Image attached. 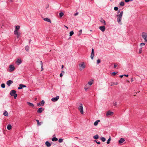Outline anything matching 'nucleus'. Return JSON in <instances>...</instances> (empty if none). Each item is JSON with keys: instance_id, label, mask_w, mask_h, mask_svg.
Wrapping results in <instances>:
<instances>
[{"instance_id": "nucleus-33", "label": "nucleus", "mask_w": 147, "mask_h": 147, "mask_svg": "<svg viewBox=\"0 0 147 147\" xmlns=\"http://www.w3.org/2000/svg\"><path fill=\"white\" fill-rule=\"evenodd\" d=\"M120 5L121 6H123L124 5V3L123 1H121L120 3Z\"/></svg>"}, {"instance_id": "nucleus-35", "label": "nucleus", "mask_w": 147, "mask_h": 147, "mask_svg": "<svg viewBox=\"0 0 147 147\" xmlns=\"http://www.w3.org/2000/svg\"><path fill=\"white\" fill-rule=\"evenodd\" d=\"M74 34V32L73 31H71L69 33V36H72L73 34Z\"/></svg>"}, {"instance_id": "nucleus-22", "label": "nucleus", "mask_w": 147, "mask_h": 147, "mask_svg": "<svg viewBox=\"0 0 147 147\" xmlns=\"http://www.w3.org/2000/svg\"><path fill=\"white\" fill-rule=\"evenodd\" d=\"M44 20L45 21H47V22H51V20L50 19H49V18H44Z\"/></svg>"}, {"instance_id": "nucleus-21", "label": "nucleus", "mask_w": 147, "mask_h": 147, "mask_svg": "<svg viewBox=\"0 0 147 147\" xmlns=\"http://www.w3.org/2000/svg\"><path fill=\"white\" fill-rule=\"evenodd\" d=\"M7 128L9 130L11 129V125L10 124H8L7 125Z\"/></svg>"}, {"instance_id": "nucleus-62", "label": "nucleus", "mask_w": 147, "mask_h": 147, "mask_svg": "<svg viewBox=\"0 0 147 147\" xmlns=\"http://www.w3.org/2000/svg\"><path fill=\"white\" fill-rule=\"evenodd\" d=\"M65 27H66L67 29H68V27L65 26Z\"/></svg>"}, {"instance_id": "nucleus-57", "label": "nucleus", "mask_w": 147, "mask_h": 147, "mask_svg": "<svg viewBox=\"0 0 147 147\" xmlns=\"http://www.w3.org/2000/svg\"><path fill=\"white\" fill-rule=\"evenodd\" d=\"M123 76L124 75H121L120 76V77L121 78H122Z\"/></svg>"}, {"instance_id": "nucleus-45", "label": "nucleus", "mask_w": 147, "mask_h": 147, "mask_svg": "<svg viewBox=\"0 0 147 147\" xmlns=\"http://www.w3.org/2000/svg\"><path fill=\"white\" fill-rule=\"evenodd\" d=\"M117 74V73L115 72H113L111 73L114 76H115V75L116 74Z\"/></svg>"}, {"instance_id": "nucleus-46", "label": "nucleus", "mask_w": 147, "mask_h": 147, "mask_svg": "<svg viewBox=\"0 0 147 147\" xmlns=\"http://www.w3.org/2000/svg\"><path fill=\"white\" fill-rule=\"evenodd\" d=\"M145 42H147V37H143Z\"/></svg>"}, {"instance_id": "nucleus-16", "label": "nucleus", "mask_w": 147, "mask_h": 147, "mask_svg": "<svg viewBox=\"0 0 147 147\" xmlns=\"http://www.w3.org/2000/svg\"><path fill=\"white\" fill-rule=\"evenodd\" d=\"M46 146L48 147H49L51 146V144L48 141H46L45 142Z\"/></svg>"}, {"instance_id": "nucleus-42", "label": "nucleus", "mask_w": 147, "mask_h": 147, "mask_svg": "<svg viewBox=\"0 0 147 147\" xmlns=\"http://www.w3.org/2000/svg\"><path fill=\"white\" fill-rule=\"evenodd\" d=\"M118 9V7H114V10L115 11H117Z\"/></svg>"}, {"instance_id": "nucleus-48", "label": "nucleus", "mask_w": 147, "mask_h": 147, "mask_svg": "<svg viewBox=\"0 0 147 147\" xmlns=\"http://www.w3.org/2000/svg\"><path fill=\"white\" fill-rule=\"evenodd\" d=\"M40 65H41V67H42V66H43V63H42V61H40Z\"/></svg>"}, {"instance_id": "nucleus-53", "label": "nucleus", "mask_w": 147, "mask_h": 147, "mask_svg": "<svg viewBox=\"0 0 147 147\" xmlns=\"http://www.w3.org/2000/svg\"><path fill=\"white\" fill-rule=\"evenodd\" d=\"M62 76H63L62 73H61L60 74V77H61Z\"/></svg>"}, {"instance_id": "nucleus-4", "label": "nucleus", "mask_w": 147, "mask_h": 147, "mask_svg": "<svg viewBox=\"0 0 147 147\" xmlns=\"http://www.w3.org/2000/svg\"><path fill=\"white\" fill-rule=\"evenodd\" d=\"M59 98V96H57L56 97L52 98L51 100L53 102H55L57 101Z\"/></svg>"}, {"instance_id": "nucleus-13", "label": "nucleus", "mask_w": 147, "mask_h": 147, "mask_svg": "<svg viewBox=\"0 0 147 147\" xmlns=\"http://www.w3.org/2000/svg\"><path fill=\"white\" fill-rule=\"evenodd\" d=\"M16 91L14 90H11L10 92V95L11 96H13L16 93Z\"/></svg>"}, {"instance_id": "nucleus-5", "label": "nucleus", "mask_w": 147, "mask_h": 147, "mask_svg": "<svg viewBox=\"0 0 147 147\" xmlns=\"http://www.w3.org/2000/svg\"><path fill=\"white\" fill-rule=\"evenodd\" d=\"M9 68L10 69H9L10 71H14L15 68L13 65H10L9 66Z\"/></svg>"}, {"instance_id": "nucleus-18", "label": "nucleus", "mask_w": 147, "mask_h": 147, "mask_svg": "<svg viewBox=\"0 0 147 147\" xmlns=\"http://www.w3.org/2000/svg\"><path fill=\"white\" fill-rule=\"evenodd\" d=\"M100 21L101 23H104V25H106V24L105 23V20L103 19L102 18H100Z\"/></svg>"}, {"instance_id": "nucleus-36", "label": "nucleus", "mask_w": 147, "mask_h": 147, "mask_svg": "<svg viewBox=\"0 0 147 147\" xmlns=\"http://www.w3.org/2000/svg\"><path fill=\"white\" fill-rule=\"evenodd\" d=\"M1 87L3 88H4L5 87V85L3 83L1 85Z\"/></svg>"}, {"instance_id": "nucleus-51", "label": "nucleus", "mask_w": 147, "mask_h": 147, "mask_svg": "<svg viewBox=\"0 0 147 147\" xmlns=\"http://www.w3.org/2000/svg\"><path fill=\"white\" fill-rule=\"evenodd\" d=\"M19 37H16V38H15V40H19Z\"/></svg>"}, {"instance_id": "nucleus-34", "label": "nucleus", "mask_w": 147, "mask_h": 147, "mask_svg": "<svg viewBox=\"0 0 147 147\" xmlns=\"http://www.w3.org/2000/svg\"><path fill=\"white\" fill-rule=\"evenodd\" d=\"M111 137L110 136L109 138L108 139V140H107V144H108L110 143V141L111 140Z\"/></svg>"}, {"instance_id": "nucleus-26", "label": "nucleus", "mask_w": 147, "mask_h": 147, "mask_svg": "<svg viewBox=\"0 0 147 147\" xmlns=\"http://www.w3.org/2000/svg\"><path fill=\"white\" fill-rule=\"evenodd\" d=\"M93 138L95 139H97L99 138L98 135L97 134L94 136L93 137Z\"/></svg>"}, {"instance_id": "nucleus-59", "label": "nucleus", "mask_w": 147, "mask_h": 147, "mask_svg": "<svg viewBox=\"0 0 147 147\" xmlns=\"http://www.w3.org/2000/svg\"><path fill=\"white\" fill-rule=\"evenodd\" d=\"M124 76H126L127 77H128V75L127 74V75L125 74V75H124Z\"/></svg>"}, {"instance_id": "nucleus-27", "label": "nucleus", "mask_w": 147, "mask_h": 147, "mask_svg": "<svg viewBox=\"0 0 147 147\" xmlns=\"http://www.w3.org/2000/svg\"><path fill=\"white\" fill-rule=\"evenodd\" d=\"M25 50L27 51H28L29 50V47L28 45L26 46L25 47Z\"/></svg>"}, {"instance_id": "nucleus-55", "label": "nucleus", "mask_w": 147, "mask_h": 147, "mask_svg": "<svg viewBox=\"0 0 147 147\" xmlns=\"http://www.w3.org/2000/svg\"><path fill=\"white\" fill-rule=\"evenodd\" d=\"M100 120H97L96 121V122H97V123H98V122H100Z\"/></svg>"}, {"instance_id": "nucleus-41", "label": "nucleus", "mask_w": 147, "mask_h": 147, "mask_svg": "<svg viewBox=\"0 0 147 147\" xmlns=\"http://www.w3.org/2000/svg\"><path fill=\"white\" fill-rule=\"evenodd\" d=\"M13 96L14 98L15 99H16L17 96V94L16 93Z\"/></svg>"}, {"instance_id": "nucleus-7", "label": "nucleus", "mask_w": 147, "mask_h": 147, "mask_svg": "<svg viewBox=\"0 0 147 147\" xmlns=\"http://www.w3.org/2000/svg\"><path fill=\"white\" fill-rule=\"evenodd\" d=\"M13 83V81L11 80H9L7 81L6 82V84L8 86H10L11 84Z\"/></svg>"}, {"instance_id": "nucleus-40", "label": "nucleus", "mask_w": 147, "mask_h": 147, "mask_svg": "<svg viewBox=\"0 0 147 147\" xmlns=\"http://www.w3.org/2000/svg\"><path fill=\"white\" fill-rule=\"evenodd\" d=\"M145 43H142L140 44V46L142 47V46H144L145 45Z\"/></svg>"}, {"instance_id": "nucleus-38", "label": "nucleus", "mask_w": 147, "mask_h": 147, "mask_svg": "<svg viewBox=\"0 0 147 147\" xmlns=\"http://www.w3.org/2000/svg\"><path fill=\"white\" fill-rule=\"evenodd\" d=\"M94 141L96 142V143H97L98 144H100V142H97L96 140H94Z\"/></svg>"}, {"instance_id": "nucleus-25", "label": "nucleus", "mask_w": 147, "mask_h": 147, "mask_svg": "<svg viewBox=\"0 0 147 147\" xmlns=\"http://www.w3.org/2000/svg\"><path fill=\"white\" fill-rule=\"evenodd\" d=\"M100 140L103 142H104L106 140L105 138L103 137L100 138Z\"/></svg>"}, {"instance_id": "nucleus-1", "label": "nucleus", "mask_w": 147, "mask_h": 147, "mask_svg": "<svg viewBox=\"0 0 147 147\" xmlns=\"http://www.w3.org/2000/svg\"><path fill=\"white\" fill-rule=\"evenodd\" d=\"M123 11L120 12V14L119 15H117V21L118 23L120 24H121V20L122 18V17L123 14Z\"/></svg>"}, {"instance_id": "nucleus-56", "label": "nucleus", "mask_w": 147, "mask_h": 147, "mask_svg": "<svg viewBox=\"0 0 147 147\" xmlns=\"http://www.w3.org/2000/svg\"><path fill=\"white\" fill-rule=\"evenodd\" d=\"M117 66V65L115 64H114V67L115 68Z\"/></svg>"}, {"instance_id": "nucleus-29", "label": "nucleus", "mask_w": 147, "mask_h": 147, "mask_svg": "<svg viewBox=\"0 0 147 147\" xmlns=\"http://www.w3.org/2000/svg\"><path fill=\"white\" fill-rule=\"evenodd\" d=\"M15 26L16 27V28H15V30H19L20 29V26Z\"/></svg>"}, {"instance_id": "nucleus-17", "label": "nucleus", "mask_w": 147, "mask_h": 147, "mask_svg": "<svg viewBox=\"0 0 147 147\" xmlns=\"http://www.w3.org/2000/svg\"><path fill=\"white\" fill-rule=\"evenodd\" d=\"M118 84V83L117 82H110V83L109 84L111 86H112L114 85H117Z\"/></svg>"}, {"instance_id": "nucleus-15", "label": "nucleus", "mask_w": 147, "mask_h": 147, "mask_svg": "<svg viewBox=\"0 0 147 147\" xmlns=\"http://www.w3.org/2000/svg\"><path fill=\"white\" fill-rule=\"evenodd\" d=\"M125 141L124 139L123 138H121L119 140V144H121L123 142Z\"/></svg>"}, {"instance_id": "nucleus-28", "label": "nucleus", "mask_w": 147, "mask_h": 147, "mask_svg": "<svg viewBox=\"0 0 147 147\" xmlns=\"http://www.w3.org/2000/svg\"><path fill=\"white\" fill-rule=\"evenodd\" d=\"M52 140L53 141H56L58 140V139L56 137H53L52 138Z\"/></svg>"}, {"instance_id": "nucleus-63", "label": "nucleus", "mask_w": 147, "mask_h": 147, "mask_svg": "<svg viewBox=\"0 0 147 147\" xmlns=\"http://www.w3.org/2000/svg\"><path fill=\"white\" fill-rule=\"evenodd\" d=\"M63 66H63V65H62V67H61V68H62V69H63Z\"/></svg>"}, {"instance_id": "nucleus-20", "label": "nucleus", "mask_w": 147, "mask_h": 147, "mask_svg": "<svg viewBox=\"0 0 147 147\" xmlns=\"http://www.w3.org/2000/svg\"><path fill=\"white\" fill-rule=\"evenodd\" d=\"M36 121L37 122V125H38V126L40 125L42 123L41 122H40L38 119H36Z\"/></svg>"}, {"instance_id": "nucleus-31", "label": "nucleus", "mask_w": 147, "mask_h": 147, "mask_svg": "<svg viewBox=\"0 0 147 147\" xmlns=\"http://www.w3.org/2000/svg\"><path fill=\"white\" fill-rule=\"evenodd\" d=\"M40 103H41V105H40V106H43L44 104L45 103V101L44 100H42L41 102H40Z\"/></svg>"}, {"instance_id": "nucleus-50", "label": "nucleus", "mask_w": 147, "mask_h": 147, "mask_svg": "<svg viewBox=\"0 0 147 147\" xmlns=\"http://www.w3.org/2000/svg\"><path fill=\"white\" fill-rule=\"evenodd\" d=\"M78 12H77L76 13H75L74 15L75 16H77L78 14Z\"/></svg>"}, {"instance_id": "nucleus-43", "label": "nucleus", "mask_w": 147, "mask_h": 147, "mask_svg": "<svg viewBox=\"0 0 147 147\" xmlns=\"http://www.w3.org/2000/svg\"><path fill=\"white\" fill-rule=\"evenodd\" d=\"M100 62V60L99 59H98L97 60V63L99 64Z\"/></svg>"}, {"instance_id": "nucleus-64", "label": "nucleus", "mask_w": 147, "mask_h": 147, "mask_svg": "<svg viewBox=\"0 0 147 147\" xmlns=\"http://www.w3.org/2000/svg\"><path fill=\"white\" fill-rule=\"evenodd\" d=\"M9 1H11L12 2V0H9Z\"/></svg>"}, {"instance_id": "nucleus-6", "label": "nucleus", "mask_w": 147, "mask_h": 147, "mask_svg": "<svg viewBox=\"0 0 147 147\" xmlns=\"http://www.w3.org/2000/svg\"><path fill=\"white\" fill-rule=\"evenodd\" d=\"M14 33V34L17 35V37L20 36L21 34L20 32H19V30H15Z\"/></svg>"}, {"instance_id": "nucleus-47", "label": "nucleus", "mask_w": 147, "mask_h": 147, "mask_svg": "<svg viewBox=\"0 0 147 147\" xmlns=\"http://www.w3.org/2000/svg\"><path fill=\"white\" fill-rule=\"evenodd\" d=\"M142 48L140 49L139 50V53H141V52H142Z\"/></svg>"}, {"instance_id": "nucleus-49", "label": "nucleus", "mask_w": 147, "mask_h": 147, "mask_svg": "<svg viewBox=\"0 0 147 147\" xmlns=\"http://www.w3.org/2000/svg\"><path fill=\"white\" fill-rule=\"evenodd\" d=\"M117 104V102H115L113 103V105L114 106H116Z\"/></svg>"}, {"instance_id": "nucleus-12", "label": "nucleus", "mask_w": 147, "mask_h": 147, "mask_svg": "<svg viewBox=\"0 0 147 147\" xmlns=\"http://www.w3.org/2000/svg\"><path fill=\"white\" fill-rule=\"evenodd\" d=\"M113 113V112L110 111H108L106 114L107 116L108 115H112Z\"/></svg>"}, {"instance_id": "nucleus-24", "label": "nucleus", "mask_w": 147, "mask_h": 147, "mask_svg": "<svg viewBox=\"0 0 147 147\" xmlns=\"http://www.w3.org/2000/svg\"><path fill=\"white\" fill-rule=\"evenodd\" d=\"M3 115L5 116H8V112L6 111L3 113Z\"/></svg>"}, {"instance_id": "nucleus-10", "label": "nucleus", "mask_w": 147, "mask_h": 147, "mask_svg": "<svg viewBox=\"0 0 147 147\" xmlns=\"http://www.w3.org/2000/svg\"><path fill=\"white\" fill-rule=\"evenodd\" d=\"M22 62V60L20 59H17V61H16V63L17 65H19Z\"/></svg>"}, {"instance_id": "nucleus-14", "label": "nucleus", "mask_w": 147, "mask_h": 147, "mask_svg": "<svg viewBox=\"0 0 147 147\" xmlns=\"http://www.w3.org/2000/svg\"><path fill=\"white\" fill-rule=\"evenodd\" d=\"M43 110L44 109L42 107H40L38 109V110L37 111V112L38 113H41Z\"/></svg>"}, {"instance_id": "nucleus-39", "label": "nucleus", "mask_w": 147, "mask_h": 147, "mask_svg": "<svg viewBox=\"0 0 147 147\" xmlns=\"http://www.w3.org/2000/svg\"><path fill=\"white\" fill-rule=\"evenodd\" d=\"M88 84L90 86H91L92 84V82L91 81H89L88 82Z\"/></svg>"}, {"instance_id": "nucleus-30", "label": "nucleus", "mask_w": 147, "mask_h": 147, "mask_svg": "<svg viewBox=\"0 0 147 147\" xmlns=\"http://www.w3.org/2000/svg\"><path fill=\"white\" fill-rule=\"evenodd\" d=\"M82 30H81L80 31H79L78 32V36H79L81 34L82 32Z\"/></svg>"}, {"instance_id": "nucleus-54", "label": "nucleus", "mask_w": 147, "mask_h": 147, "mask_svg": "<svg viewBox=\"0 0 147 147\" xmlns=\"http://www.w3.org/2000/svg\"><path fill=\"white\" fill-rule=\"evenodd\" d=\"M84 89L86 91L88 89V88L87 87H84Z\"/></svg>"}, {"instance_id": "nucleus-32", "label": "nucleus", "mask_w": 147, "mask_h": 147, "mask_svg": "<svg viewBox=\"0 0 147 147\" xmlns=\"http://www.w3.org/2000/svg\"><path fill=\"white\" fill-rule=\"evenodd\" d=\"M59 14L60 17H62L64 15L63 13L62 12L60 13Z\"/></svg>"}, {"instance_id": "nucleus-37", "label": "nucleus", "mask_w": 147, "mask_h": 147, "mask_svg": "<svg viewBox=\"0 0 147 147\" xmlns=\"http://www.w3.org/2000/svg\"><path fill=\"white\" fill-rule=\"evenodd\" d=\"M63 141V139L62 138H60L59 139V143L62 142Z\"/></svg>"}, {"instance_id": "nucleus-11", "label": "nucleus", "mask_w": 147, "mask_h": 147, "mask_svg": "<svg viewBox=\"0 0 147 147\" xmlns=\"http://www.w3.org/2000/svg\"><path fill=\"white\" fill-rule=\"evenodd\" d=\"M100 29L102 32H104L105 30V27L104 26H102L99 27Z\"/></svg>"}, {"instance_id": "nucleus-9", "label": "nucleus", "mask_w": 147, "mask_h": 147, "mask_svg": "<svg viewBox=\"0 0 147 147\" xmlns=\"http://www.w3.org/2000/svg\"><path fill=\"white\" fill-rule=\"evenodd\" d=\"M26 87V86L25 85L21 84H20L19 87H18V89L20 90L22 89L23 88Z\"/></svg>"}, {"instance_id": "nucleus-60", "label": "nucleus", "mask_w": 147, "mask_h": 147, "mask_svg": "<svg viewBox=\"0 0 147 147\" xmlns=\"http://www.w3.org/2000/svg\"><path fill=\"white\" fill-rule=\"evenodd\" d=\"M41 67V71H42L43 70V66L42 67Z\"/></svg>"}, {"instance_id": "nucleus-19", "label": "nucleus", "mask_w": 147, "mask_h": 147, "mask_svg": "<svg viewBox=\"0 0 147 147\" xmlns=\"http://www.w3.org/2000/svg\"><path fill=\"white\" fill-rule=\"evenodd\" d=\"M142 37H147V33L143 32L142 33Z\"/></svg>"}, {"instance_id": "nucleus-58", "label": "nucleus", "mask_w": 147, "mask_h": 147, "mask_svg": "<svg viewBox=\"0 0 147 147\" xmlns=\"http://www.w3.org/2000/svg\"><path fill=\"white\" fill-rule=\"evenodd\" d=\"M37 105L38 106H40L41 105L40 103H38L37 104Z\"/></svg>"}, {"instance_id": "nucleus-52", "label": "nucleus", "mask_w": 147, "mask_h": 147, "mask_svg": "<svg viewBox=\"0 0 147 147\" xmlns=\"http://www.w3.org/2000/svg\"><path fill=\"white\" fill-rule=\"evenodd\" d=\"M125 1L127 3L130 1V0H125Z\"/></svg>"}, {"instance_id": "nucleus-44", "label": "nucleus", "mask_w": 147, "mask_h": 147, "mask_svg": "<svg viewBox=\"0 0 147 147\" xmlns=\"http://www.w3.org/2000/svg\"><path fill=\"white\" fill-rule=\"evenodd\" d=\"M98 123H97V122H96V121H95L94 123V125H95V126H96L97 125H98Z\"/></svg>"}, {"instance_id": "nucleus-2", "label": "nucleus", "mask_w": 147, "mask_h": 147, "mask_svg": "<svg viewBox=\"0 0 147 147\" xmlns=\"http://www.w3.org/2000/svg\"><path fill=\"white\" fill-rule=\"evenodd\" d=\"M78 109L80 111L81 114H83V108L82 106V103L80 104V106L78 108Z\"/></svg>"}, {"instance_id": "nucleus-23", "label": "nucleus", "mask_w": 147, "mask_h": 147, "mask_svg": "<svg viewBox=\"0 0 147 147\" xmlns=\"http://www.w3.org/2000/svg\"><path fill=\"white\" fill-rule=\"evenodd\" d=\"M27 103L29 106L30 107H33L34 105L33 103L30 102H27Z\"/></svg>"}, {"instance_id": "nucleus-61", "label": "nucleus", "mask_w": 147, "mask_h": 147, "mask_svg": "<svg viewBox=\"0 0 147 147\" xmlns=\"http://www.w3.org/2000/svg\"><path fill=\"white\" fill-rule=\"evenodd\" d=\"M131 82H132L133 81V78H131Z\"/></svg>"}, {"instance_id": "nucleus-3", "label": "nucleus", "mask_w": 147, "mask_h": 147, "mask_svg": "<svg viewBox=\"0 0 147 147\" xmlns=\"http://www.w3.org/2000/svg\"><path fill=\"white\" fill-rule=\"evenodd\" d=\"M79 66L80 67L79 70L82 71L85 68V66L84 62H82L81 64H79Z\"/></svg>"}, {"instance_id": "nucleus-8", "label": "nucleus", "mask_w": 147, "mask_h": 147, "mask_svg": "<svg viewBox=\"0 0 147 147\" xmlns=\"http://www.w3.org/2000/svg\"><path fill=\"white\" fill-rule=\"evenodd\" d=\"M94 52L93 49H92V52L90 56V57L92 59H93L94 57Z\"/></svg>"}]
</instances>
